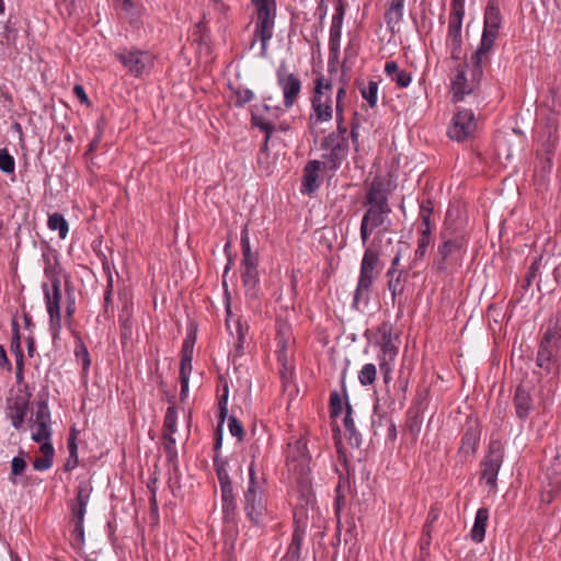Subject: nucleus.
Instances as JSON below:
<instances>
[{
    "mask_svg": "<svg viewBox=\"0 0 561 561\" xmlns=\"http://www.w3.org/2000/svg\"><path fill=\"white\" fill-rule=\"evenodd\" d=\"M41 453L44 457H48L54 459L55 449L49 440H43L42 446L39 447Z\"/></svg>",
    "mask_w": 561,
    "mask_h": 561,
    "instance_id": "obj_64",
    "label": "nucleus"
},
{
    "mask_svg": "<svg viewBox=\"0 0 561 561\" xmlns=\"http://www.w3.org/2000/svg\"><path fill=\"white\" fill-rule=\"evenodd\" d=\"M376 375H377L376 366L374 364H366L363 366V368L360 369V371L358 374L359 382L363 386L373 385L376 380Z\"/></svg>",
    "mask_w": 561,
    "mask_h": 561,
    "instance_id": "obj_42",
    "label": "nucleus"
},
{
    "mask_svg": "<svg viewBox=\"0 0 561 561\" xmlns=\"http://www.w3.org/2000/svg\"><path fill=\"white\" fill-rule=\"evenodd\" d=\"M28 408V399L25 396H18L9 404L8 415L11 419L13 427L21 428Z\"/></svg>",
    "mask_w": 561,
    "mask_h": 561,
    "instance_id": "obj_15",
    "label": "nucleus"
},
{
    "mask_svg": "<svg viewBox=\"0 0 561 561\" xmlns=\"http://www.w3.org/2000/svg\"><path fill=\"white\" fill-rule=\"evenodd\" d=\"M476 130L474 114L470 110H462L453 117L448 128V136L453 140L462 141Z\"/></svg>",
    "mask_w": 561,
    "mask_h": 561,
    "instance_id": "obj_10",
    "label": "nucleus"
},
{
    "mask_svg": "<svg viewBox=\"0 0 561 561\" xmlns=\"http://www.w3.org/2000/svg\"><path fill=\"white\" fill-rule=\"evenodd\" d=\"M302 538L304 531L299 527H296L293 534L291 542L282 561H299Z\"/></svg>",
    "mask_w": 561,
    "mask_h": 561,
    "instance_id": "obj_24",
    "label": "nucleus"
},
{
    "mask_svg": "<svg viewBox=\"0 0 561 561\" xmlns=\"http://www.w3.org/2000/svg\"><path fill=\"white\" fill-rule=\"evenodd\" d=\"M12 329H13V337H12L11 348L15 355L23 354V352L21 350V344H20L19 324L15 320H13V322H12Z\"/></svg>",
    "mask_w": 561,
    "mask_h": 561,
    "instance_id": "obj_55",
    "label": "nucleus"
},
{
    "mask_svg": "<svg viewBox=\"0 0 561 561\" xmlns=\"http://www.w3.org/2000/svg\"><path fill=\"white\" fill-rule=\"evenodd\" d=\"M31 422L33 425L39 423H50V411L47 401L41 400L36 402V411L31 417Z\"/></svg>",
    "mask_w": 561,
    "mask_h": 561,
    "instance_id": "obj_32",
    "label": "nucleus"
},
{
    "mask_svg": "<svg viewBox=\"0 0 561 561\" xmlns=\"http://www.w3.org/2000/svg\"><path fill=\"white\" fill-rule=\"evenodd\" d=\"M501 22L502 16L499 7L493 2H489L484 13V27L481 43L478 47V55L490 53L497 37Z\"/></svg>",
    "mask_w": 561,
    "mask_h": 561,
    "instance_id": "obj_8",
    "label": "nucleus"
},
{
    "mask_svg": "<svg viewBox=\"0 0 561 561\" xmlns=\"http://www.w3.org/2000/svg\"><path fill=\"white\" fill-rule=\"evenodd\" d=\"M345 14L344 3L342 0L336 1L335 13L332 18L331 28L341 30L342 23Z\"/></svg>",
    "mask_w": 561,
    "mask_h": 561,
    "instance_id": "obj_50",
    "label": "nucleus"
},
{
    "mask_svg": "<svg viewBox=\"0 0 561 561\" xmlns=\"http://www.w3.org/2000/svg\"><path fill=\"white\" fill-rule=\"evenodd\" d=\"M514 408L516 416L522 421L526 420L529 413L534 410V400L530 394V390L526 389L524 385H519L516 388Z\"/></svg>",
    "mask_w": 561,
    "mask_h": 561,
    "instance_id": "obj_13",
    "label": "nucleus"
},
{
    "mask_svg": "<svg viewBox=\"0 0 561 561\" xmlns=\"http://www.w3.org/2000/svg\"><path fill=\"white\" fill-rule=\"evenodd\" d=\"M433 213V207L431 205V202H427V204H422L420 207V218L422 220V230L421 231H431V216Z\"/></svg>",
    "mask_w": 561,
    "mask_h": 561,
    "instance_id": "obj_49",
    "label": "nucleus"
},
{
    "mask_svg": "<svg viewBox=\"0 0 561 561\" xmlns=\"http://www.w3.org/2000/svg\"><path fill=\"white\" fill-rule=\"evenodd\" d=\"M440 243L433 259L432 270L437 274H453L462 264L468 239L462 232L445 229L439 234Z\"/></svg>",
    "mask_w": 561,
    "mask_h": 561,
    "instance_id": "obj_1",
    "label": "nucleus"
},
{
    "mask_svg": "<svg viewBox=\"0 0 561 561\" xmlns=\"http://www.w3.org/2000/svg\"><path fill=\"white\" fill-rule=\"evenodd\" d=\"M379 332L381 333V351L383 354H388L390 357H393L397 354L398 348L394 346L392 342V331L391 327L387 323H382L379 328Z\"/></svg>",
    "mask_w": 561,
    "mask_h": 561,
    "instance_id": "obj_27",
    "label": "nucleus"
},
{
    "mask_svg": "<svg viewBox=\"0 0 561 561\" xmlns=\"http://www.w3.org/2000/svg\"><path fill=\"white\" fill-rule=\"evenodd\" d=\"M503 456L502 445L499 442H491L489 451L482 461V479L491 489L496 486V478L503 462Z\"/></svg>",
    "mask_w": 561,
    "mask_h": 561,
    "instance_id": "obj_9",
    "label": "nucleus"
},
{
    "mask_svg": "<svg viewBox=\"0 0 561 561\" xmlns=\"http://www.w3.org/2000/svg\"><path fill=\"white\" fill-rule=\"evenodd\" d=\"M541 140L545 151L551 154L558 142V125L553 119L548 121L541 134Z\"/></svg>",
    "mask_w": 561,
    "mask_h": 561,
    "instance_id": "obj_22",
    "label": "nucleus"
},
{
    "mask_svg": "<svg viewBox=\"0 0 561 561\" xmlns=\"http://www.w3.org/2000/svg\"><path fill=\"white\" fill-rule=\"evenodd\" d=\"M214 467L218 477V481L221 486H229L232 485V482L229 478L228 471H227V461L220 459L217 455L214 457Z\"/></svg>",
    "mask_w": 561,
    "mask_h": 561,
    "instance_id": "obj_35",
    "label": "nucleus"
},
{
    "mask_svg": "<svg viewBox=\"0 0 561 561\" xmlns=\"http://www.w3.org/2000/svg\"><path fill=\"white\" fill-rule=\"evenodd\" d=\"M192 359L188 357H181L180 363V378H188L192 371Z\"/></svg>",
    "mask_w": 561,
    "mask_h": 561,
    "instance_id": "obj_62",
    "label": "nucleus"
},
{
    "mask_svg": "<svg viewBox=\"0 0 561 561\" xmlns=\"http://www.w3.org/2000/svg\"><path fill=\"white\" fill-rule=\"evenodd\" d=\"M163 446L169 460L176 458L175 439L173 435H163Z\"/></svg>",
    "mask_w": 561,
    "mask_h": 561,
    "instance_id": "obj_53",
    "label": "nucleus"
},
{
    "mask_svg": "<svg viewBox=\"0 0 561 561\" xmlns=\"http://www.w3.org/2000/svg\"><path fill=\"white\" fill-rule=\"evenodd\" d=\"M431 243V231H421V236L417 240V248L415 250L414 261L423 260L426 255L427 248Z\"/></svg>",
    "mask_w": 561,
    "mask_h": 561,
    "instance_id": "obj_41",
    "label": "nucleus"
},
{
    "mask_svg": "<svg viewBox=\"0 0 561 561\" xmlns=\"http://www.w3.org/2000/svg\"><path fill=\"white\" fill-rule=\"evenodd\" d=\"M241 277L247 297L256 299L259 285L257 264L241 265Z\"/></svg>",
    "mask_w": 561,
    "mask_h": 561,
    "instance_id": "obj_14",
    "label": "nucleus"
},
{
    "mask_svg": "<svg viewBox=\"0 0 561 561\" xmlns=\"http://www.w3.org/2000/svg\"><path fill=\"white\" fill-rule=\"evenodd\" d=\"M277 81L283 90L284 105L286 108H290L299 95L301 82L294 73L286 72L282 68L277 71Z\"/></svg>",
    "mask_w": 561,
    "mask_h": 561,
    "instance_id": "obj_12",
    "label": "nucleus"
},
{
    "mask_svg": "<svg viewBox=\"0 0 561 561\" xmlns=\"http://www.w3.org/2000/svg\"><path fill=\"white\" fill-rule=\"evenodd\" d=\"M336 122L337 131L335 134H341L343 137H345V134L347 133V127L344 125L343 110L339 105L336 106Z\"/></svg>",
    "mask_w": 561,
    "mask_h": 561,
    "instance_id": "obj_63",
    "label": "nucleus"
},
{
    "mask_svg": "<svg viewBox=\"0 0 561 561\" xmlns=\"http://www.w3.org/2000/svg\"><path fill=\"white\" fill-rule=\"evenodd\" d=\"M195 344V336L188 335L182 346V357L193 358V350Z\"/></svg>",
    "mask_w": 561,
    "mask_h": 561,
    "instance_id": "obj_60",
    "label": "nucleus"
},
{
    "mask_svg": "<svg viewBox=\"0 0 561 561\" xmlns=\"http://www.w3.org/2000/svg\"><path fill=\"white\" fill-rule=\"evenodd\" d=\"M221 501H222V511L225 513V516L228 518L236 510V502H234V495H233V488L232 485L229 486H221Z\"/></svg>",
    "mask_w": 561,
    "mask_h": 561,
    "instance_id": "obj_30",
    "label": "nucleus"
},
{
    "mask_svg": "<svg viewBox=\"0 0 561 561\" xmlns=\"http://www.w3.org/2000/svg\"><path fill=\"white\" fill-rule=\"evenodd\" d=\"M362 96L368 102L369 106L373 108L377 104V94H378V82L369 81L367 85L359 87Z\"/></svg>",
    "mask_w": 561,
    "mask_h": 561,
    "instance_id": "obj_40",
    "label": "nucleus"
},
{
    "mask_svg": "<svg viewBox=\"0 0 561 561\" xmlns=\"http://www.w3.org/2000/svg\"><path fill=\"white\" fill-rule=\"evenodd\" d=\"M116 8L119 10L124 19L128 20L131 24L137 23L138 16L134 12V4L131 0H117Z\"/></svg>",
    "mask_w": 561,
    "mask_h": 561,
    "instance_id": "obj_39",
    "label": "nucleus"
},
{
    "mask_svg": "<svg viewBox=\"0 0 561 561\" xmlns=\"http://www.w3.org/2000/svg\"><path fill=\"white\" fill-rule=\"evenodd\" d=\"M92 488L88 482H80L77 486V496L72 504V514L75 517H80V519H84L85 507L90 500Z\"/></svg>",
    "mask_w": 561,
    "mask_h": 561,
    "instance_id": "obj_18",
    "label": "nucleus"
},
{
    "mask_svg": "<svg viewBox=\"0 0 561 561\" xmlns=\"http://www.w3.org/2000/svg\"><path fill=\"white\" fill-rule=\"evenodd\" d=\"M322 167L319 160L309 161L304 169L302 193L312 194L318 187V172Z\"/></svg>",
    "mask_w": 561,
    "mask_h": 561,
    "instance_id": "obj_16",
    "label": "nucleus"
},
{
    "mask_svg": "<svg viewBox=\"0 0 561 561\" xmlns=\"http://www.w3.org/2000/svg\"><path fill=\"white\" fill-rule=\"evenodd\" d=\"M332 148H348V142L345 137L341 134L331 133L323 138L321 142L322 150H329Z\"/></svg>",
    "mask_w": 561,
    "mask_h": 561,
    "instance_id": "obj_33",
    "label": "nucleus"
},
{
    "mask_svg": "<svg viewBox=\"0 0 561 561\" xmlns=\"http://www.w3.org/2000/svg\"><path fill=\"white\" fill-rule=\"evenodd\" d=\"M398 87L407 88L411 82V75L404 70H400L393 78H391Z\"/></svg>",
    "mask_w": 561,
    "mask_h": 561,
    "instance_id": "obj_58",
    "label": "nucleus"
},
{
    "mask_svg": "<svg viewBox=\"0 0 561 561\" xmlns=\"http://www.w3.org/2000/svg\"><path fill=\"white\" fill-rule=\"evenodd\" d=\"M249 478L248 489L244 491V511L248 518L257 525L266 512V505L263 485L255 478L254 461L250 465Z\"/></svg>",
    "mask_w": 561,
    "mask_h": 561,
    "instance_id": "obj_4",
    "label": "nucleus"
},
{
    "mask_svg": "<svg viewBox=\"0 0 561 561\" xmlns=\"http://www.w3.org/2000/svg\"><path fill=\"white\" fill-rule=\"evenodd\" d=\"M252 121L255 126L260 127L265 133V139H264V144L262 146V150H266L268 139L271 137V134L274 131L275 126L270 122L263 121L262 118L257 117L256 115H252Z\"/></svg>",
    "mask_w": 561,
    "mask_h": 561,
    "instance_id": "obj_46",
    "label": "nucleus"
},
{
    "mask_svg": "<svg viewBox=\"0 0 561 561\" xmlns=\"http://www.w3.org/2000/svg\"><path fill=\"white\" fill-rule=\"evenodd\" d=\"M364 205L367 209L360 222V238L365 244L375 229L383 227L391 213L381 182L371 183L366 192Z\"/></svg>",
    "mask_w": 561,
    "mask_h": 561,
    "instance_id": "obj_2",
    "label": "nucleus"
},
{
    "mask_svg": "<svg viewBox=\"0 0 561 561\" xmlns=\"http://www.w3.org/2000/svg\"><path fill=\"white\" fill-rule=\"evenodd\" d=\"M228 421L230 434L237 437L238 440H242L244 436V430L240 421L234 415H231Z\"/></svg>",
    "mask_w": 561,
    "mask_h": 561,
    "instance_id": "obj_52",
    "label": "nucleus"
},
{
    "mask_svg": "<svg viewBox=\"0 0 561 561\" xmlns=\"http://www.w3.org/2000/svg\"><path fill=\"white\" fill-rule=\"evenodd\" d=\"M34 426L36 427V431L32 434V439L34 442L42 443L43 440H50V423H39L35 424Z\"/></svg>",
    "mask_w": 561,
    "mask_h": 561,
    "instance_id": "obj_45",
    "label": "nucleus"
},
{
    "mask_svg": "<svg viewBox=\"0 0 561 561\" xmlns=\"http://www.w3.org/2000/svg\"><path fill=\"white\" fill-rule=\"evenodd\" d=\"M404 0H392L386 12V21L389 26L398 24L403 16Z\"/></svg>",
    "mask_w": 561,
    "mask_h": 561,
    "instance_id": "obj_28",
    "label": "nucleus"
},
{
    "mask_svg": "<svg viewBox=\"0 0 561 561\" xmlns=\"http://www.w3.org/2000/svg\"><path fill=\"white\" fill-rule=\"evenodd\" d=\"M51 466H53V459H50L48 457H44V456L35 458V460L33 461L34 469L38 470V471L48 470Z\"/></svg>",
    "mask_w": 561,
    "mask_h": 561,
    "instance_id": "obj_61",
    "label": "nucleus"
},
{
    "mask_svg": "<svg viewBox=\"0 0 561 561\" xmlns=\"http://www.w3.org/2000/svg\"><path fill=\"white\" fill-rule=\"evenodd\" d=\"M488 54H481L478 55V49L471 57L472 62V71H471V80L474 83V89L477 88L478 83L480 82L482 76H483V69H482V60L483 58H486Z\"/></svg>",
    "mask_w": 561,
    "mask_h": 561,
    "instance_id": "obj_36",
    "label": "nucleus"
},
{
    "mask_svg": "<svg viewBox=\"0 0 561 561\" xmlns=\"http://www.w3.org/2000/svg\"><path fill=\"white\" fill-rule=\"evenodd\" d=\"M343 411L342 399L337 391H333L330 394V414L331 417L339 416Z\"/></svg>",
    "mask_w": 561,
    "mask_h": 561,
    "instance_id": "obj_51",
    "label": "nucleus"
},
{
    "mask_svg": "<svg viewBox=\"0 0 561 561\" xmlns=\"http://www.w3.org/2000/svg\"><path fill=\"white\" fill-rule=\"evenodd\" d=\"M297 453L300 455V459L298 460L296 457L291 458V462L298 461V463H296L294 466V470L296 471L298 469V467H300V473H299L300 479L302 482L307 483L308 482L307 473L309 471L308 465H309L310 457L307 454L306 445L304 443H301L300 440L297 442Z\"/></svg>",
    "mask_w": 561,
    "mask_h": 561,
    "instance_id": "obj_25",
    "label": "nucleus"
},
{
    "mask_svg": "<svg viewBox=\"0 0 561 561\" xmlns=\"http://www.w3.org/2000/svg\"><path fill=\"white\" fill-rule=\"evenodd\" d=\"M234 328L237 333V340L234 342L236 354L242 355L245 333L248 332V325L243 324L240 320H237L234 323Z\"/></svg>",
    "mask_w": 561,
    "mask_h": 561,
    "instance_id": "obj_43",
    "label": "nucleus"
},
{
    "mask_svg": "<svg viewBox=\"0 0 561 561\" xmlns=\"http://www.w3.org/2000/svg\"><path fill=\"white\" fill-rule=\"evenodd\" d=\"M15 162L13 157L8 152L7 149H0V170L4 173H13Z\"/></svg>",
    "mask_w": 561,
    "mask_h": 561,
    "instance_id": "obj_48",
    "label": "nucleus"
},
{
    "mask_svg": "<svg viewBox=\"0 0 561 561\" xmlns=\"http://www.w3.org/2000/svg\"><path fill=\"white\" fill-rule=\"evenodd\" d=\"M242 261L241 265L257 264V255L251 251L247 228L241 233Z\"/></svg>",
    "mask_w": 561,
    "mask_h": 561,
    "instance_id": "obj_29",
    "label": "nucleus"
},
{
    "mask_svg": "<svg viewBox=\"0 0 561 561\" xmlns=\"http://www.w3.org/2000/svg\"><path fill=\"white\" fill-rule=\"evenodd\" d=\"M387 277L388 289L390 290L392 300L394 301L396 297L403 293L407 275L403 271L389 268Z\"/></svg>",
    "mask_w": 561,
    "mask_h": 561,
    "instance_id": "obj_21",
    "label": "nucleus"
},
{
    "mask_svg": "<svg viewBox=\"0 0 561 561\" xmlns=\"http://www.w3.org/2000/svg\"><path fill=\"white\" fill-rule=\"evenodd\" d=\"M332 84L324 82L323 78L316 79L314 95L311 104L313 114L310 116V128L318 122H328L332 118V100L330 95L324 94V90H331Z\"/></svg>",
    "mask_w": 561,
    "mask_h": 561,
    "instance_id": "obj_7",
    "label": "nucleus"
},
{
    "mask_svg": "<svg viewBox=\"0 0 561 561\" xmlns=\"http://www.w3.org/2000/svg\"><path fill=\"white\" fill-rule=\"evenodd\" d=\"M451 89L454 92V99L456 101H461L465 95L470 94L474 91L473 81H468L466 77V71L463 68H459L458 72L453 80Z\"/></svg>",
    "mask_w": 561,
    "mask_h": 561,
    "instance_id": "obj_19",
    "label": "nucleus"
},
{
    "mask_svg": "<svg viewBox=\"0 0 561 561\" xmlns=\"http://www.w3.org/2000/svg\"><path fill=\"white\" fill-rule=\"evenodd\" d=\"M538 270H539V261H535L530 265V267L526 274V277L524 279V284H523L524 289H527L531 285L533 279L536 277Z\"/></svg>",
    "mask_w": 561,
    "mask_h": 561,
    "instance_id": "obj_57",
    "label": "nucleus"
},
{
    "mask_svg": "<svg viewBox=\"0 0 561 561\" xmlns=\"http://www.w3.org/2000/svg\"><path fill=\"white\" fill-rule=\"evenodd\" d=\"M346 431L350 433V440L357 447L360 445V435L357 433L352 419V405L346 401V413L343 420Z\"/></svg>",
    "mask_w": 561,
    "mask_h": 561,
    "instance_id": "obj_31",
    "label": "nucleus"
},
{
    "mask_svg": "<svg viewBox=\"0 0 561 561\" xmlns=\"http://www.w3.org/2000/svg\"><path fill=\"white\" fill-rule=\"evenodd\" d=\"M256 7L257 19L254 35L261 41V56H266L267 42L273 36L276 16L275 0H252Z\"/></svg>",
    "mask_w": 561,
    "mask_h": 561,
    "instance_id": "obj_5",
    "label": "nucleus"
},
{
    "mask_svg": "<svg viewBox=\"0 0 561 561\" xmlns=\"http://www.w3.org/2000/svg\"><path fill=\"white\" fill-rule=\"evenodd\" d=\"M43 290L45 294V300L47 306L48 314L55 313L58 316V310H60V300H61V290H60V280L57 277L51 279V293L48 288L47 284L43 285Z\"/></svg>",
    "mask_w": 561,
    "mask_h": 561,
    "instance_id": "obj_17",
    "label": "nucleus"
},
{
    "mask_svg": "<svg viewBox=\"0 0 561 561\" xmlns=\"http://www.w3.org/2000/svg\"><path fill=\"white\" fill-rule=\"evenodd\" d=\"M232 91L236 95V101H234V104L239 107L243 106L244 104L249 103L250 101H252L254 94L252 92V90L248 89V88H243L241 85L237 87V88H232Z\"/></svg>",
    "mask_w": 561,
    "mask_h": 561,
    "instance_id": "obj_44",
    "label": "nucleus"
},
{
    "mask_svg": "<svg viewBox=\"0 0 561 561\" xmlns=\"http://www.w3.org/2000/svg\"><path fill=\"white\" fill-rule=\"evenodd\" d=\"M227 402H228V388L226 387L225 393L220 397V400H219V422H218L217 426H220V428H222L225 420L228 415Z\"/></svg>",
    "mask_w": 561,
    "mask_h": 561,
    "instance_id": "obj_54",
    "label": "nucleus"
},
{
    "mask_svg": "<svg viewBox=\"0 0 561 561\" xmlns=\"http://www.w3.org/2000/svg\"><path fill=\"white\" fill-rule=\"evenodd\" d=\"M48 227L51 230H59L60 238H66L68 233V224L64 216L58 213H54L48 218Z\"/></svg>",
    "mask_w": 561,
    "mask_h": 561,
    "instance_id": "obj_37",
    "label": "nucleus"
},
{
    "mask_svg": "<svg viewBox=\"0 0 561 561\" xmlns=\"http://www.w3.org/2000/svg\"><path fill=\"white\" fill-rule=\"evenodd\" d=\"M461 24L462 22L460 21H454L449 19L448 38L451 41L454 50H459L461 48Z\"/></svg>",
    "mask_w": 561,
    "mask_h": 561,
    "instance_id": "obj_34",
    "label": "nucleus"
},
{
    "mask_svg": "<svg viewBox=\"0 0 561 561\" xmlns=\"http://www.w3.org/2000/svg\"><path fill=\"white\" fill-rule=\"evenodd\" d=\"M341 30L330 28L329 49L330 58L336 59L340 50Z\"/></svg>",
    "mask_w": 561,
    "mask_h": 561,
    "instance_id": "obj_47",
    "label": "nucleus"
},
{
    "mask_svg": "<svg viewBox=\"0 0 561 561\" xmlns=\"http://www.w3.org/2000/svg\"><path fill=\"white\" fill-rule=\"evenodd\" d=\"M561 345V329L557 325L548 327L537 353V365L550 373L557 363V355Z\"/></svg>",
    "mask_w": 561,
    "mask_h": 561,
    "instance_id": "obj_6",
    "label": "nucleus"
},
{
    "mask_svg": "<svg viewBox=\"0 0 561 561\" xmlns=\"http://www.w3.org/2000/svg\"><path fill=\"white\" fill-rule=\"evenodd\" d=\"M176 408L169 407L164 416L163 435H173L176 432Z\"/></svg>",
    "mask_w": 561,
    "mask_h": 561,
    "instance_id": "obj_38",
    "label": "nucleus"
},
{
    "mask_svg": "<svg viewBox=\"0 0 561 561\" xmlns=\"http://www.w3.org/2000/svg\"><path fill=\"white\" fill-rule=\"evenodd\" d=\"M489 518V511L485 507H480L477 512L474 524L471 530V538L476 542H481L485 536V527Z\"/></svg>",
    "mask_w": 561,
    "mask_h": 561,
    "instance_id": "obj_23",
    "label": "nucleus"
},
{
    "mask_svg": "<svg viewBox=\"0 0 561 561\" xmlns=\"http://www.w3.org/2000/svg\"><path fill=\"white\" fill-rule=\"evenodd\" d=\"M68 450L70 458L75 459V463H79L78 460V446L76 443V432L75 430L71 431L70 436L68 438Z\"/></svg>",
    "mask_w": 561,
    "mask_h": 561,
    "instance_id": "obj_59",
    "label": "nucleus"
},
{
    "mask_svg": "<svg viewBox=\"0 0 561 561\" xmlns=\"http://www.w3.org/2000/svg\"><path fill=\"white\" fill-rule=\"evenodd\" d=\"M479 442V433L476 428L469 427L462 436L459 451L465 456L474 454Z\"/></svg>",
    "mask_w": 561,
    "mask_h": 561,
    "instance_id": "obj_26",
    "label": "nucleus"
},
{
    "mask_svg": "<svg viewBox=\"0 0 561 561\" xmlns=\"http://www.w3.org/2000/svg\"><path fill=\"white\" fill-rule=\"evenodd\" d=\"M374 245L375 240L373 241L371 247L365 250L362 259L359 278L354 295V306H357L362 300H368L374 279L377 278L381 272L379 252L374 248Z\"/></svg>",
    "mask_w": 561,
    "mask_h": 561,
    "instance_id": "obj_3",
    "label": "nucleus"
},
{
    "mask_svg": "<svg viewBox=\"0 0 561 561\" xmlns=\"http://www.w3.org/2000/svg\"><path fill=\"white\" fill-rule=\"evenodd\" d=\"M26 461L22 457H14L11 461V474L21 476L26 469Z\"/></svg>",
    "mask_w": 561,
    "mask_h": 561,
    "instance_id": "obj_56",
    "label": "nucleus"
},
{
    "mask_svg": "<svg viewBox=\"0 0 561 561\" xmlns=\"http://www.w3.org/2000/svg\"><path fill=\"white\" fill-rule=\"evenodd\" d=\"M116 57L135 77L141 76L150 62L149 54L138 49L118 53Z\"/></svg>",
    "mask_w": 561,
    "mask_h": 561,
    "instance_id": "obj_11",
    "label": "nucleus"
},
{
    "mask_svg": "<svg viewBox=\"0 0 561 561\" xmlns=\"http://www.w3.org/2000/svg\"><path fill=\"white\" fill-rule=\"evenodd\" d=\"M324 151L325 153L322 154L323 161H321L322 167L334 172L346 158L348 148H332Z\"/></svg>",
    "mask_w": 561,
    "mask_h": 561,
    "instance_id": "obj_20",
    "label": "nucleus"
}]
</instances>
